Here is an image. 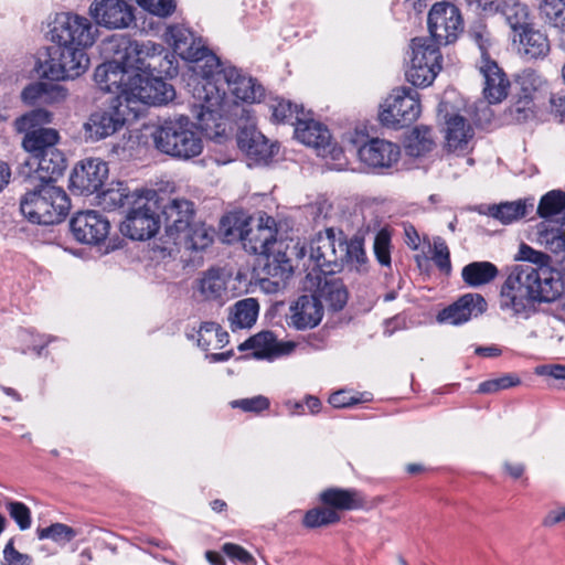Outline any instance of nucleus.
<instances>
[{"mask_svg":"<svg viewBox=\"0 0 565 565\" xmlns=\"http://www.w3.org/2000/svg\"><path fill=\"white\" fill-rule=\"evenodd\" d=\"M245 103H260L265 88L257 79L241 70L220 66L204 71V77L198 78L193 86L192 115L198 127L210 138L221 137L225 132L223 104L226 92Z\"/></svg>","mask_w":565,"mask_h":565,"instance_id":"f257e3e1","label":"nucleus"},{"mask_svg":"<svg viewBox=\"0 0 565 565\" xmlns=\"http://www.w3.org/2000/svg\"><path fill=\"white\" fill-rule=\"evenodd\" d=\"M309 262L312 264L311 273L318 270V275H333L344 266L356 271L367 268L363 239L354 236L347 241L342 231L335 232L333 228L317 234L310 242Z\"/></svg>","mask_w":565,"mask_h":565,"instance_id":"f03ea898","label":"nucleus"},{"mask_svg":"<svg viewBox=\"0 0 565 565\" xmlns=\"http://www.w3.org/2000/svg\"><path fill=\"white\" fill-rule=\"evenodd\" d=\"M71 201L66 192L55 184L36 183L20 202L22 214L32 223L51 225L62 222L68 214Z\"/></svg>","mask_w":565,"mask_h":565,"instance_id":"7ed1b4c3","label":"nucleus"},{"mask_svg":"<svg viewBox=\"0 0 565 565\" xmlns=\"http://www.w3.org/2000/svg\"><path fill=\"white\" fill-rule=\"evenodd\" d=\"M156 148L168 156L191 159L202 152L203 143L185 116L167 119L152 132Z\"/></svg>","mask_w":565,"mask_h":565,"instance_id":"20e7f679","label":"nucleus"},{"mask_svg":"<svg viewBox=\"0 0 565 565\" xmlns=\"http://www.w3.org/2000/svg\"><path fill=\"white\" fill-rule=\"evenodd\" d=\"M166 41L182 58L193 62V71L200 78L204 77V71L220 66L218 57L213 54L193 32L183 25H170L166 32Z\"/></svg>","mask_w":565,"mask_h":565,"instance_id":"39448f33","label":"nucleus"},{"mask_svg":"<svg viewBox=\"0 0 565 565\" xmlns=\"http://www.w3.org/2000/svg\"><path fill=\"white\" fill-rule=\"evenodd\" d=\"M512 273L519 279V284H524L527 294L537 302H552L563 294L562 275L548 264L543 266L516 265Z\"/></svg>","mask_w":565,"mask_h":565,"instance_id":"423d86ee","label":"nucleus"},{"mask_svg":"<svg viewBox=\"0 0 565 565\" xmlns=\"http://www.w3.org/2000/svg\"><path fill=\"white\" fill-rule=\"evenodd\" d=\"M433 39L415 38L412 40L411 65L406 71L407 79L414 86H428L441 70L439 46Z\"/></svg>","mask_w":565,"mask_h":565,"instance_id":"0eeeda50","label":"nucleus"},{"mask_svg":"<svg viewBox=\"0 0 565 565\" xmlns=\"http://www.w3.org/2000/svg\"><path fill=\"white\" fill-rule=\"evenodd\" d=\"M85 46L56 44L42 65L43 76L51 81L73 79L82 75L89 65Z\"/></svg>","mask_w":565,"mask_h":565,"instance_id":"6e6552de","label":"nucleus"},{"mask_svg":"<svg viewBox=\"0 0 565 565\" xmlns=\"http://www.w3.org/2000/svg\"><path fill=\"white\" fill-rule=\"evenodd\" d=\"M157 192L146 190L142 198L135 201L121 224V232L135 241H146L157 234L160 227L157 213Z\"/></svg>","mask_w":565,"mask_h":565,"instance_id":"1a4fd4ad","label":"nucleus"},{"mask_svg":"<svg viewBox=\"0 0 565 565\" xmlns=\"http://www.w3.org/2000/svg\"><path fill=\"white\" fill-rule=\"evenodd\" d=\"M418 94L413 88H397L385 99L379 114L383 126L399 129L413 124L420 115Z\"/></svg>","mask_w":565,"mask_h":565,"instance_id":"9d476101","label":"nucleus"},{"mask_svg":"<svg viewBox=\"0 0 565 565\" xmlns=\"http://www.w3.org/2000/svg\"><path fill=\"white\" fill-rule=\"evenodd\" d=\"M50 35L55 44L89 47L96 41L97 29L86 17L61 12L53 21Z\"/></svg>","mask_w":565,"mask_h":565,"instance_id":"9b49d317","label":"nucleus"},{"mask_svg":"<svg viewBox=\"0 0 565 565\" xmlns=\"http://www.w3.org/2000/svg\"><path fill=\"white\" fill-rule=\"evenodd\" d=\"M129 102V98L124 102L120 96H116L107 108L92 113L84 124L86 138L98 141L121 129L132 110Z\"/></svg>","mask_w":565,"mask_h":565,"instance_id":"f8f14e48","label":"nucleus"},{"mask_svg":"<svg viewBox=\"0 0 565 565\" xmlns=\"http://www.w3.org/2000/svg\"><path fill=\"white\" fill-rule=\"evenodd\" d=\"M428 30L431 39L441 45L455 42L463 30L459 9L450 2H437L428 13Z\"/></svg>","mask_w":565,"mask_h":565,"instance_id":"ddd939ff","label":"nucleus"},{"mask_svg":"<svg viewBox=\"0 0 565 565\" xmlns=\"http://www.w3.org/2000/svg\"><path fill=\"white\" fill-rule=\"evenodd\" d=\"M88 13L95 23L107 30L128 29L135 22V8L126 0H94Z\"/></svg>","mask_w":565,"mask_h":565,"instance_id":"4468645a","label":"nucleus"},{"mask_svg":"<svg viewBox=\"0 0 565 565\" xmlns=\"http://www.w3.org/2000/svg\"><path fill=\"white\" fill-rule=\"evenodd\" d=\"M297 115L295 126V137L306 146L316 149L320 157H331L338 159L341 150L331 142V135L326 126L308 117Z\"/></svg>","mask_w":565,"mask_h":565,"instance_id":"2eb2a0df","label":"nucleus"},{"mask_svg":"<svg viewBox=\"0 0 565 565\" xmlns=\"http://www.w3.org/2000/svg\"><path fill=\"white\" fill-rule=\"evenodd\" d=\"M66 168V160L62 151L56 148H49L47 152L40 154L36 159H28L19 170V174L39 183L54 184Z\"/></svg>","mask_w":565,"mask_h":565,"instance_id":"dca6fc26","label":"nucleus"},{"mask_svg":"<svg viewBox=\"0 0 565 565\" xmlns=\"http://www.w3.org/2000/svg\"><path fill=\"white\" fill-rule=\"evenodd\" d=\"M108 177V166L97 158L79 161L70 178V188L78 195H89L97 192Z\"/></svg>","mask_w":565,"mask_h":565,"instance_id":"f3484780","label":"nucleus"},{"mask_svg":"<svg viewBox=\"0 0 565 565\" xmlns=\"http://www.w3.org/2000/svg\"><path fill=\"white\" fill-rule=\"evenodd\" d=\"M161 213L164 224V243L169 244L172 239L189 227L195 220L194 203L185 198H169L161 206Z\"/></svg>","mask_w":565,"mask_h":565,"instance_id":"a211bd4d","label":"nucleus"},{"mask_svg":"<svg viewBox=\"0 0 565 565\" xmlns=\"http://www.w3.org/2000/svg\"><path fill=\"white\" fill-rule=\"evenodd\" d=\"M74 238L88 245H98L108 236L110 223L106 216L97 211L77 212L70 222Z\"/></svg>","mask_w":565,"mask_h":565,"instance_id":"6ab92c4d","label":"nucleus"},{"mask_svg":"<svg viewBox=\"0 0 565 565\" xmlns=\"http://www.w3.org/2000/svg\"><path fill=\"white\" fill-rule=\"evenodd\" d=\"M282 243L276 250L264 254L265 263L259 279L260 288L267 294H276L286 287L291 277L292 266L286 253L281 250Z\"/></svg>","mask_w":565,"mask_h":565,"instance_id":"aec40b11","label":"nucleus"},{"mask_svg":"<svg viewBox=\"0 0 565 565\" xmlns=\"http://www.w3.org/2000/svg\"><path fill=\"white\" fill-rule=\"evenodd\" d=\"M129 94L148 105L167 104L175 96L173 86L151 72L146 75H134Z\"/></svg>","mask_w":565,"mask_h":565,"instance_id":"412c9836","label":"nucleus"},{"mask_svg":"<svg viewBox=\"0 0 565 565\" xmlns=\"http://www.w3.org/2000/svg\"><path fill=\"white\" fill-rule=\"evenodd\" d=\"M535 302L534 297L527 294L524 284H519V279L511 271L501 288V309L511 311L518 318L526 319L535 312Z\"/></svg>","mask_w":565,"mask_h":565,"instance_id":"4be33fe9","label":"nucleus"},{"mask_svg":"<svg viewBox=\"0 0 565 565\" xmlns=\"http://www.w3.org/2000/svg\"><path fill=\"white\" fill-rule=\"evenodd\" d=\"M515 85L519 88L518 100L511 113L518 120L527 119L533 115V103L540 95L544 81L533 70H524L518 74Z\"/></svg>","mask_w":565,"mask_h":565,"instance_id":"5701e85b","label":"nucleus"},{"mask_svg":"<svg viewBox=\"0 0 565 565\" xmlns=\"http://www.w3.org/2000/svg\"><path fill=\"white\" fill-rule=\"evenodd\" d=\"M132 78L134 75H128L114 58L98 65L94 73L95 83L100 90L114 93L124 102L130 93Z\"/></svg>","mask_w":565,"mask_h":565,"instance_id":"b1692460","label":"nucleus"},{"mask_svg":"<svg viewBox=\"0 0 565 565\" xmlns=\"http://www.w3.org/2000/svg\"><path fill=\"white\" fill-rule=\"evenodd\" d=\"M231 273L224 268H209L193 282V290L205 301L223 303L228 296L227 284Z\"/></svg>","mask_w":565,"mask_h":565,"instance_id":"393cba45","label":"nucleus"},{"mask_svg":"<svg viewBox=\"0 0 565 565\" xmlns=\"http://www.w3.org/2000/svg\"><path fill=\"white\" fill-rule=\"evenodd\" d=\"M487 310V302L479 294H466L447 308L443 309L437 319L439 322L461 324L471 317H477Z\"/></svg>","mask_w":565,"mask_h":565,"instance_id":"a878e982","label":"nucleus"},{"mask_svg":"<svg viewBox=\"0 0 565 565\" xmlns=\"http://www.w3.org/2000/svg\"><path fill=\"white\" fill-rule=\"evenodd\" d=\"M323 317V306L313 295H302L289 308V324L297 330L317 327Z\"/></svg>","mask_w":565,"mask_h":565,"instance_id":"bb28decb","label":"nucleus"},{"mask_svg":"<svg viewBox=\"0 0 565 565\" xmlns=\"http://www.w3.org/2000/svg\"><path fill=\"white\" fill-rule=\"evenodd\" d=\"M307 279L311 282V287L316 285L315 296L322 300L333 311L343 309L348 301V290L341 279L332 277V275H315L309 273Z\"/></svg>","mask_w":565,"mask_h":565,"instance_id":"cd10ccee","label":"nucleus"},{"mask_svg":"<svg viewBox=\"0 0 565 565\" xmlns=\"http://www.w3.org/2000/svg\"><path fill=\"white\" fill-rule=\"evenodd\" d=\"M401 149L396 143L384 139H372L359 149L362 162L372 168H391L397 163Z\"/></svg>","mask_w":565,"mask_h":565,"instance_id":"c85d7f7f","label":"nucleus"},{"mask_svg":"<svg viewBox=\"0 0 565 565\" xmlns=\"http://www.w3.org/2000/svg\"><path fill=\"white\" fill-rule=\"evenodd\" d=\"M115 41H119L121 45H128V49L132 50V53L137 55L134 75H146L150 73L151 70L157 67V61L160 60V54L164 52L161 44L151 41L138 42L132 40L129 35H117Z\"/></svg>","mask_w":565,"mask_h":565,"instance_id":"c756f323","label":"nucleus"},{"mask_svg":"<svg viewBox=\"0 0 565 565\" xmlns=\"http://www.w3.org/2000/svg\"><path fill=\"white\" fill-rule=\"evenodd\" d=\"M475 130L468 120L460 116H451L446 121L445 139L449 152L465 154L472 149Z\"/></svg>","mask_w":565,"mask_h":565,"instance_id":"7c9ffc66","label":"nucleus"},{"mask_svg":"<svg viewBox=\"0 0 565 565\" xmlns=\"http://www.w3.org/2000/svg\"><path fill=\"white\" fill-rule=\"evenodd\" d=\"M276 222L274 217L260 213L257 218L256 227H249L245 242L250 244V248L256 254H267L276 250L280 243L276 241Z\"/></svg>","mask_w":565,"mask_h":565,"instance_id":"2f4dec72","label":"nucleus"},{"mask_svg":"<svg viewBox=\"0 0 565 565\" xmlns=\"http://www.w3.org/2000/svg\"><path fill=\"white\" fill-rule=\"evenodd\" d=\"M480 72L484 77L483 96L490 104L501 103L510 88V82L494 61L481 62Z\"/></svg>","mask_w":565,"mask_h":565,"instance_id":"473e14b6","label":"nucleus"},{"mask_svg":"<svg viewBox=\"0 0 565 565\" xmlns=\"http://www.w3.org/2000/svg\"><path fill=\"white\" fill-rule=\"evenodd\" d=\"M291 343H279L271 331H262L238 345L239 351L253 350L257 359H273L289 353Z\"/></svg>","mask_w":565,"mask_h":565,"instance_id":"72a5a7b5","label":"nucleus"},{"mask_svg":"<svg viewBox=\"0 0 565 565\" xmlns=\"http://www.w3.org/2000/svg\"><path fill=\"white\" fill-rule=\"evenodd\" d=\"M145 192L143 189L131 190L127 183L121 181L111 182L98 194L99 204L109 211L125 206L131 207L137 199L145 195Z\"/></svg>","mask_w":565,"mask_h":565,"instance_id":"f704fd0d","label":"nucleus"},{"mask_svg":"<svg viewBox=\"0 0 565 565\" xmlns=\"http://www.w3.org/2000/svg\"><path fill=\"white\" fill-rule=\"evenodd\" d=\"M237 145L249 157L266 160L273 156V146L266 137L255 128H243L237 135Z\"/></svg>","mask_w":565,"mask_h":565,"instance_id":"c9c22d12","label":"nucleus"},{"mask_svg":"<svg viewBox=\"0 0 565 565\" xmlns=\"http://www.w3.org/2000/svg\"><path fill=\"white\" fill-rule=\"evenodd\" d=\"M213 242V231L202 222L195 220L186 227L178 239H172L169 244L183 247L189 250H200L206 248Z\"/></svg>","mask_w":565,"mask_h":565,"instance_id":"e433bc0d","label":"nucleus"},{"mask_svg":"<svg viewBox=\"0 0 565 565\" xmlns=\"http://www.w3.org/2000/svg\"><path fill=\"white\" fill-rule=\"evenodd\" d=\"M22 146L30 153L29 159H36L40 154L49 151V148H55L58 141V132L53 128H39L25 130Z\"/></svg>","mask_w":565,"mask_h":565,"instance_id":"4c0bfd02","label":"nucleus"},{"mask_svg":"<svg viewBox=\"0 0 565 565\" xmlns=\"http://www.w3.org/2000/svg\"><path fill=\"white\" fill-rule=\"evenodd\" d=\"M516 42H519V52L529 58L544 57L550 52L547 35L532 26L519 32Z\"/></svg>","mask_w":565,"mask_h":565,"instance_id":"58836bf2","label":"nucleus"},{"mask_svg":"<svg viewBox=\"0 0 565 565\" xmlns=\"http://www.w3.org/2000/svg\"><path fill=\"white\" fill-rule=\"evenodd\" d=\"M321 502L329 509L355 510L363 505V499L354 489L329 488L320 493Z\"/></svg>","mask_w":565,"mask_h":565,"instance_id":"ea45409f","label":"nucleus"},{"mask_svg":"<svg viewBox=\"0 0 565 565\" xmlns=\"http://www.w3.org/2000/svg\"><path fill=\"white\" fill-rule=\"evenodd\" d=\"M533 209L534 200L525 199L489 206L488 214L502 224H511L526 216Z\"/></svg>","mask_w":565,"mask_h":565,"instance_id":"a19ab883","label":"nucleus"},{"mask_svg":"<svg viewBox=\"0 0 565 565\" xmlns=\"http://www.w3.org/2000/svg\"><path fill=\"white\" fill-rule=\"evenodd\" d=\"M259 305L255 298L238 300L231 308L228 321L233 331L250 328L258 317Z\"/></svg>","mask_w":565,"mask_h":565,"instance_id":"79ce46f5","label":"nucleus"},{"mask_svg":"<svg viewBox=\"0 0 565 565\" xmlns=\"http://www.w3.org/2000/svg\"><path fill=\"white\" fill-rule=\"evenodd\" d=\"M67 92L58 84L35 83L22 90V99L26 103H51L64 100Z\"/></svg>","mask_w":565,"mask_h":565,"instance_id":"37998d69","label":"nucleus"},{"mask_svg":"<svg viewBox=\"0 0 565 565\" xmlns=\"http://www.w3.org/2000/svg\"><path fill=\"white\" fill-rule=\"evenodd\" d=\"M498 274L497 266L490 262H472L461 270L462 280L473 288L493 281Z\"/></svg>","mask_w":565,"mask_h":565,"instance_id":"c03bdc74","label":"nucleus"},{"mask_svg":"<svg viewBox=\"0 0 565 565\" xmlns=\"http://www.w3.org/2000/svg\"><path fill=\"white\" fill-rule=\"evenodd\" d=\"M117 35L113 34L103 41V52L122 66L128 75H134L137 55L132 53V50L128 49V45H121L119 41H115Z\"/></svg>","mask_w":565,"mask_h":565,"instance_id":"a18cd8bd","label":"nucleus"},{"mask_svg":"<svg viewBox=\"0 0 565 565\" xmlns=\"http://www.w3.org/2000/svg\"><path fill=\"white\" fill-rule=\"evenodd\" d=\"M228 342V333L215 322H203L198 331V345L207 351L223 348Z\"/></svg>","mask_w":565,"mask_h":565,"instance_id":"49530a36","label":"nucleus"},{"mask_svg":"<svg viewBox=\"0 0 565 565\" xmlns=\"http://www.w3.org/2000/svg\"><path fill=\"white\" fill-rule=\"evenodd\" d=\"M539 242L552 253L565 252V220L552 223L539 232Z\"/></svg>","mask_w":565,"mask_h":565,"instance_id":"de8ad7c7","label":"nucleus"},{"mask_svg":"<svg viewBox=\"0 0 565 565\" xmlns=\"http://www.w3.org/2000/svg\"><path fill=\"white\" fill-rule=\"evenodd\" d=\"M540 13L554 28L563 33L562 43L565 45V0H541Z\"/></svg>","mask_w":565,"mask_h":565,"instance_id":"09e8293b","label":"nucleus"},{"mask_svg":"<svg viewBox=\"0 0 565 565\" xmlns=\"http://www.w3.org/2000/svg\"><path fill=\"white\" fill-rule=\"evenodd\" d=\"M250 217L234 213L222 217L221 228L228 239L245 241L250 227Z\"/></svg>","mask_w":565,"mask_h":565,"instance_id":"8fccbe9b","label":"nucleus"},{"mask_svg":"<svg viewBox=\"0 0 565 565\" xmlns=\"http://www.w3.org/2000/svg\"><path fill=\"white\" fill-rule=\"evenodd\" d=\"M503 14L505 17L508 24L514 32L513 41L516 42V35H519V32L526 30L531 26L529 21V9L523 3L514 2L503 10Z\"/></svg>","mask_w":565,"mask_h":565,"instance_id":"3c124183","label":"nucleus"},{"mask_svg":"<svg viewBox=\"0 0 565 565\" xmlns=\"http://www.w3.org/2000/svg\"><path fill=\"white\" fill-rule=\"evenodd\" d=\"M564 210L565 192L552 190L541 198L536 212L540 217L547 218L561 214Z\"/></svg>","mask_w":565,"mask_h":565,"instance_id":"603ef678","label":"nucleus"},{"mask_svg":"<svg viewBox=\"0 0 565 565\" xmlns=\"http://www.w3.org/2000/svg\"><path fill=\"white\" fill-rule=\"evenodd\" d=\"M269 109L275 121L290 122L291 125L297 121V115L302 117L306 114L302 107L279 98L271 100Z\"/></svg>","mask_w":565,"mask_h":565,"instance_id":"864d4df0","label":"nucleus"},{"mask_svg":"<svg viewBox=\"0 0 565 565\" xmlns=\"http://www.w3.org/2000/svg\"><path fill=\"white\" fill-rule=\"evenodd\" d=\"M340 521V514L333 509L315 508L306 512L303 516V525L308 529L327 526Z\"/></svg>","mask_w":565,"mask_h":565,"instance_id":"5fc2aeb1","label":"nucleus"},{"mask_svg":"<svg viewBox=\"0 0 565 565\" xmlns=\"http://www.w3.org/2000/svg\"><path fill=\"white\" fill-rule=\"evenodd\" d=\"M431 130L426 126L415 127L408 138L407 149L412 156H420L431 149Z\"/></svg>","mask_w":565,"mask_h":565,"instance_id":"6e6d98bb","label":"nucleus"},{"mask_svg":"<svg viewBox=\"0 0 565 565\" xmlns=\"http://www.w3.org/2000/svg\"><path fill=\"white\" fill-rule=\"evenodd\" d=\"M52 113L43 108L33 109L17 120V126L20 131L33 130L42 128V125L50 124L52 121Z\"/></svg>","mask_w":565,"mask_h":565,"instance_id":"4d7b16f0","label":"nucleus"},{"mask_svg":"<svg viewBox=\"0 0 565 565\" xmlns=\"http://www.w3.org/2000/svg\"><path fill=\"white\" fill-rule=\"evenodd\" d=\"M75 536V530L63 523H54L47 527L38 529V537L40 540L51 539L60 544H66L71 542Z\"/></svg>","mask_w":565,"mask_h":565,"instance_id":"13d9d810","label":"nucleus"},{"mask_svg":"<svg viewBox=\"0 0 565 565\" xmlns=\"http://www.w3.org/2000/svg\"><path fill=\"white\" fill-rule=\"evenodd\" d=\"M10 518L17 523L21 531L31 526V511L28 505L19 501H9L6 504Z\"/></svg>","mask_w":565,"mask_h":565,"instance_id":"bf43d9fd","label":"nucleus"},{"mask_svg":"<svg viewBox=\"0 0 565 565\" xmlns=\"http://www.w3.org/2000/svg\"><path fill=\"white\" fill-rule=\"evenodd\" d=\"M431 259L440 271L447 275L450 273V252L446 242L440 237L434 239Z\"/></svg>","mask_w":565,"mask_h":565,"instance_id":"052dcab7","label":"nucleus"},{"mask_svg":"<svg viewBox=\"0 0 565 565\" xmlns=\"http://www.w3.org/2000/svg\"><path fill=\"white\" fill-rule=\"evenodd\" d=\"M391 235L388 231L381 230L374 239V254L382 266L391 265Z\"/></svg>","mask_w":565,"mask_h":565,"instance_id":"680f3d73","label":"nucleus"},{"mask_svg":"<svg viewBox=\"0 0 565 565\" xmlns=\"http://www.w3.org/2000/svg\"><path fill=\"white\" fill-rule=\"evenodd\" d=\"M138 4L148 12L158 17H169L175 10L174 0H137Z\"/></svg>","mask_w":565,"mask_h":565,"instance_id":"e2e57ef3","label":"nucleus"},{"mask_svg":"<svg viewBox=\"0 0 565 565\" xmlns=\"http://www.w3.org/2000/svg\"><path fill=\"white\" fill-rule=\"evenodd\" d=\"M515 258L519 260L527 262L530 263L529 265L533 266L547 265L550 260V257L546 254L535 250L526 244H521Z\"/></svg>","mask_w":565,"mask_h":565,"instance_id":"0e129e2a","label":"nucleus"},{"mask_svg":"<svg viewBox=\"0 0 565 565\" xmlns=\"http://www.w3.org/2000/svg\"><path fill=\"white\" fill-rule=\"evenodd\" d=\"M232 407L241 408L244 412H262L269 407V401L267 397L258 395L252 398L236 399L231 403Z\"/></svg>","mask_w":565,"mask_h":565,"instance_id":"69168bd1","label":"nucleus"},{"mask_svg":"<svg viewBox=\"0 0 565 565\" xmlns=\"http://www.w3.org/2000/svg\"><path fill=\"white\" fill-rule=\"evenodd\" d=\"M3 562L6 565H31V557L22 554L14 548L13 541L10 540L3 550Z\"/></svg>","mask_w":565,"mask_h":565,"instance_id":"338daca9","label":"nucleus"},{"mask_svg":"<svg viewBox=\"0 0 565 565\" xmlns=\"http://www.w3.org/2000/svg\"><path fill=\"white\" fill-rule=\"evenodd\" d=\"M151 73L159 76L174 77L178 74V65L174 56L169 53H166L164 56L160 55V60L157 61V67L151 70Z\"/></svg>","mask_w":565,"mask_h":565,"instance_id":"774afa93","label":"nucleus"}]
</instances>
